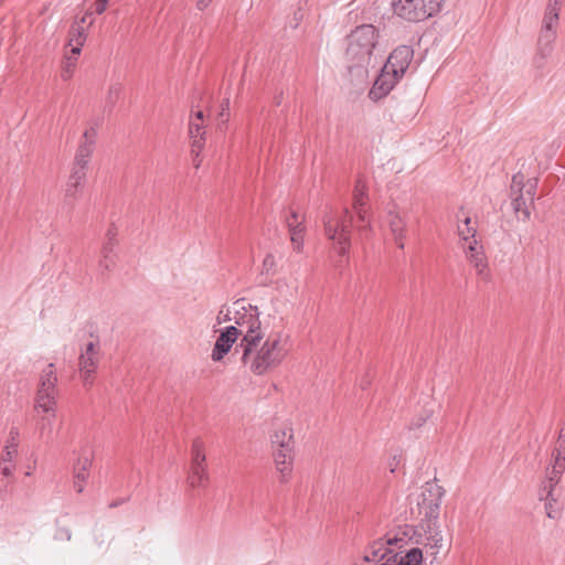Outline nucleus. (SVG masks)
Masks as SVG:
<instances>
[{
	"instance_id": "f257e3e1",
	"label": "nucleus",
	"mask_w": 565,
	"mask_h": 565,
	"mask_svg": "<svg viewBox=\"0 0 565 565\" xmlns=\"http://www.w3.org/2000/svg\"><path fill=\"white\" fill-rule=\"evenodd\" d=\"M254 335L246 339L244 344H236L235 353L241 354L242 364L255 375H264L277 367L286 358L287 349L282 344L281 333L269 335Z\"/></svg>"
},
{
	"instance_id": "bb28decb",
	"label": "nucleus",
	"mask_w": 565,
	"mask_h": 565,
	"mask_svg": "<svg viewBox=\"0 0 565 565\" xmlns=\"http://www.w3.org/2000/svg\"><path fill=\"white\" fill-rule=\"evenodd\" d=\"M423 552L419 547L408 550L405 555L397 554V565H422Z\"/></svg>"
},
{
	"instance_id": "a18cd8bd",
	"label": "nucleus",
	"mask_w": 565,
	"mask_h": 565,
	"mask_svg": "<svg viewBox=\"0 0 565 565\" xmlns=\"http://www.w3.org/2000/svg\"><path fill=\"white\" fill-rule=\"evenodd\" d=\"M562 0H548L545 12L558 13L561 11Z\"/></svg>"
},
{
	"instance_id": "39448f33",
	"label": "nucleus",
	"mask_w": 565,
	"mask_h": 565,
	"mask_svg": "<svg viewBox=\"0 0 565 565\" xmlns=\"http://www.w3.org/2000/svg\"><path fill=\"white\" fill-rule=\"evenodd\" d=\"M274 460L280 473V481L287 482L291 476L295 459V443L292 428L282 427L271 435Z\"/></svg>"
},
{
	"instance_id": "bf43d9fd",
	"label": "nucleus",
	"mask_w": 565,
	"mask_h": 565,
	"mask_svg": "<svg viewBox=\"0 0 565 565\" xmlns=\"http://www.w3.org/2000/svg\"><path fill=\"white\" fill-rule=\"evenodd\" d=\"M275 99H276V104H277V105H280L281 99H282V96H281V95H279V96L275 97Z\"/></svg>"
},
{
	"instance_id": "412c9836",
	"label": "nucleus",
	"mask_w": 565,
	"mask_h": 565,
	"mask_svg": "<svg viewBox=\"0 0 565 565\" xmlns=\"http://www.w3.org/2000/svg\"><path fill=\"white\" fill-rule=\"evenodd\" d=\"M56 409L54 407L53 411H40L38 429L40 437L44 439L46 443H50L53 439L54 433V422L56 418Z\"/></svg>"
},
{
	"instance_id": "a878e982",
	"label": "nucleus",
	"mask_w": 565,
	"mask_h": 565,
	"mask_svg": "<svg viewBox=\"0 0 565 565\" xmlns=\"http://www.w3.org/2000/svg\"><path fill=\"white\" fill-rule=\"evenodd\" d=\"M477 228L471 226L470 216H466L462 224H458V235L465 242L463 245H470L471 241L476 239Z\"/></svg>"
},
{
	"instance_id": "4c0bfd02",
	"label": "nucleus",
	"mask_w": 565,
	"mask_h": 565,
	"mask_svg": "<svg viewBox=\"0 0 565 565\" xmlns=\"http://www.w3.org/2000/svg\"><path fill=\"white\" fill-rule=\"evenodd\" d=\"M276 266V260L274 255L267 254L262 264V275H270L274 273V268Z\"/></svg>"
},
{
	"instance_id": "423d86ee",
	"label": "nucleus",
	"mask_w": 565,
	"mask_h": 565,
	"mask_svg": "<svg viewBox=\"0 0 565 565\" xmlns=\"http://www.w3.org/2000/svg\"><path fill=\"white\" fill-rule=\"evenodd\" d=\"M445 0H393V12L399 19L417 23L436 15Z\"/></svg>"
},
{
	"instance_id": "6e6552de",
	"label": "nucleus",
	"mask_w": 565,
	"mask_h": 565,
	"mask_svg": "<svg viewBox=\"0 0 565 565\" xmlns=\"http://www.w3.org/2000/svg\"><path fill=\"white\" fill-rule=\"evenodd\" d=\"M57 376L54 371V364L50 363L42 371L39 379V386L34 398V412L40 414V411H53L57 407Z\"/></svg>"
},
{
	"instance_id": "c756f323",
	"label": "nucleus",
	"mask_w": 565,
	"mask_h": 565,
	"mask_svg": "<svg viewBox=\"0 0 565 565\" xmlns=\"http://www.w3.org/2000/svg\"><path fill=\"white\" fill-rule=\"evenodd\" d=\"M415 534V529L412 525H404L399 529V531L394 536H388L386 539V545L397 544L398 542H407L412 540Z\"/></svg>"
},
{
	"instance_id": "7ed1b4c3",
	"label": "nucleus",
	"mask_w": 565,
	"mask_h": 565,
	"mask_svg": "<svg viewBox=\"0 0 565 565\" xmlns=\"http://www.w3.org/2000/svg\"><path fill=\"white\" fill-rule=\"evenodd\" d=\"M324 235L333 243V249L340 257L348 256L351 246V226L353 216L348 207L341 214L331 207L324 212L323 217Z\"/></svg>"
},
{
	"instance_id": "603ef678",
	"label": "nucleus",
	"mask_w": 565,
	"mask_h": 565,
	"mask_svg": "<svg viewBox=\"0 0 565 565\" xmlns=\"http://www.w3.org/2000/svg\"><path fill=\"white\" fill-rule=\"evenodd\" d=\"M116 235H117V231L114 226L108 228L107 234H106L107 239H109L111 237L113 241H116Z\"/></svg>"
},
{
	"instance_id": "6e6d98bb",
	"label": "nucleus",
	"mask_w": 565,
	"mask_h": 565,
	"mask_svg": "<svg viewBox=\"0 0 565 565\" xmlns=\"http://www.w3.org/2000/svg\"><path fill=\"white\" fill-rule=\"evenodd\" d=\"M92 17V13L90 12H86L82 18L81 20H76L75 22H79L81 25L84 26V24L87 22V19Z\"/></svg>"
},
{
	"instance_id": "a19ab883",
	"label": "nucleus",
	"mask_w": 565,
	"mask_h": 565,
	"mask_svg": "<svg viewBox=\"0 0 565 565\" xmlns=\"http://www.w3.org/2000/svg\"><path fill=\"white\" fill-rule=\"evenodd\" d=\"M18 437H19L18 428L12 427L10 429V437L7 440L6 446H10L11 449L18 450Z\"/></svg>"
},
{
	"instance_id": "de8ad7c7",
	"label": "nucleus",
	"mask_w": 565,
	"mask_h": 565,
	"mask_svg": "<svg viewBox=\"0 0 565 565\" xmlns=\"http://www.w3.org/2000/svg\"><path fill=\"white\" fill-rule=\"evenodd\" d=\"M397 553L390 551L388 555L380 563V565H397Z\"/></svg>"
},
{
	"instance_id": "6ab92c4d",
	"label": "nucleus",
	"mask_w": 565,
	"mask_h": 565,
	"mask_svg": "<svg viewBox=\"0 0 565 565\" xmlns=\"http://www.w3.org/2000/svg\"><path fill=\"white\" fill-rule=\"evenodd\" d=\"M286 225L290 233V241L296 252L300 253L303 248V233L306 226L303 221H298V213L291 211L290 215L286 218Z\"/></svg>"
},
{
	"instance_id": "aec40b11",
	"label": "nucleus",
	"mask_w": 565,
	"mask_h": 565,
	"mask_svg": "<svg viewBox=\"0 0 565 565\" xmlns=\"http://www.w3.org/2000/svg\"><path fill=\"white\" fill-rule=\"evenodd\" d=\"M387 223H388L390 230L392 232V235L394 236V239H395L397 246L401 249H403L404 248L403 239L405 238L407 222L398 212L390 211L387 214Z\"/></svg>"
},
{
	"instance_id": "c85d7f7f",
	"label": "nucleus",
	"mask_w": 565,
	"mask_h": 565,
	"mask_svg": "<svg viewBox=\"0 0 565 565\" xmlns=\"http://www.w3.org/2000/svg\"><path fill=\"white\" fill-rule=\"evenodd\" d=\"M116 245H117V241H113L111 237L109 239H106V242L103 245V249H102L103 259L100 260L99 266L105 270H108L110 268V266L114 264L111 254H113Z\"/></svg>"
},
{
	"instance_id": "8fccbe9b",
	"label": "nucleus",
	"mask_w": 565,
	"mask_h": 565,
	"mask_svg": "<svg viewBox=\"0 0 565 565\" xmlns=\"http://www.w3.org/2000/svg\"><path fill=\"white\" fill-rule=\"evenodd\" d=\"M431 540L434 542L431 544V548H436L438 551L440 548V546H441L443 536L437 533L434 536H431Z\"/></svg>"
},
{
	"instance_id": "cd10ccee",
	"label": "nucleus",
	"mask_w": 565,
	"mask_h": 565,
	"mask_svg": "<svg viewBox=\"0 0 565 565\" xmlns=\"http://www.w3.org/2000/svg\"><path fill=\"white\" fill-rule=\"evenodd\" d=\"M85 183L83 182H75V180H72L71 177H68V180L65 184V200L67 203H73L76 201L84 189Z\"/></svg>"
},
{
	"instance_id": "3c124183",
	"label": "nucleus",
	"mask_w": 565,
	"mask_h": 565,
	"mask_svg": "<svg viewBox=\"0 0 565 565\" xmlns=\"http://www.w3.org/2000/svg\"><path fill=\"white\" fill-rule=\"evenodd\" d=\"M428 417H429V414H427L424 417H420L416 423H414L409 426V429H413L414 427H416V428L420 427L427 420Z\"/></svg>"
},
{
	"instance_id": "c9c22d12",
	"label": "nucleus",
	"mask_w": 565,
	"mask_h": 565,
	"mask_svg": "<svg viewBox=\"0 0 565 565\" xmlns=\"http://www.w3.org/2000/svg\"><path fill=\"white\" fill-rule=\"evenodd\" d=\"M87 169L88 167L77 166L73 163L70 177L72 178V180H75V182L86 183Z\"/></svg>"
},
{
	"instance_id": "473e14b6",
	"label": "nucleus",
	"mask_w": 565,
	"mask_h": 565,
	"mask_svg": "<svg viewBox=\"0 0 565 565\" xmlns=\"http://www.w3.org/2000/svg\"><path fill=\"white\" fill-rule=\"evenodd\" d=\"M559 15L558 13L545 12L541 31L556 32Z\"/></svg>"
},
{
	"instance_id": "f704fd0d",
	"label": "nucleus",
	"mask_w": 565,
	"mask_h": 565,
	"mask_svg": "<svg viewBox=\"0 0 565 565\" xmlns=\"http://www.w3.org/2000/svg\"><path fill=\"white\" fill-rule=\"evenodd\" d=\"M76 65V56H65L64 66L62 68L61 77L64 81H68L73 74L74 67Z\"/></svg>"
},
{
	"instance_id": "0eeeda50",
	"label": "nucleus",
	"mask_w": 565,
	"mask_h": 565,
	"mask_svg": "<svg viewBox=\"0 0 565 565\" xmlns=\"http://www.w3.org/2000/svg\"><path fill=\"white\" fill-rule=\"evenodd\" d=\"M259 315L256 306L245 305L244 300L234 302V317L231 318L227 312L225 320H233L234 327L242 330L241 340L237 344H244L246 339L249 340L254 335H263Z\"/></svg>"
},
{
	"instance_id": "9b49d317",
	"label": "nucleus",
	"mask_w": 565,
	"mask_h": 565,
	"mask_svg": "<svg viewBox=\"0 0 565 565\" xmlns=\"http://www.w3.org/2000/svg\"><path fill=\"white\" fill-rule=\"evenodd\" d=\"M242 330L234 326H227L220 331V334L214 343L211 359L214 362H220L231 351L234 343L241 337Z\"/></svg>"
},
{
	"instance_id": "2f4dec72",
	"label": "nucleus",
	"mask_w": 565,
	"mask_h": 565,
	"mask_svg": "<svg viewBox=\"0 0 565 565\" xmlns=\"http://www.w3.org/2000/svg\"><path fill=\"white\" fill-rule=\"evenodd\" d=\"M122 86L119 83L111 84L108 88L106 96V107L113 108L116 102L120 98Z\"/></svg>"
},
{
	"instance_id": "e433bc0d",
	"label": "nucleus",
	"mask_w": 565,
	"mask_h": 565,
	"mask_svg": "<svg viewBox=\"0 0 565 565\" xmlns=\"http://www.w3.org/2000/svg\"><path fill=\"white\" fill-rule=\"evenodd\" d=\"M189 132L191 135V138L194 139V141H193L194 146H196L200 140H202L203 135H204L203 127L199 122H195L192 120L189 124Z\"/></svg>"
},
{
	"instance_id": "37998d69",
	"label": "nucleus",
	"mask_w": 565,
	"mask_h": 565,
	"mask_svg": "<svg viewBox=\"0 0 565 565\" xmlns=\"http://www.w3.org/2000/svg\"><path fill=\"white\" fill-rule=\"evenodd\" d=\"M222 124H225L228 120L230 116V99L226 98L221 105V111L218 114Z\"/></svg>"
},
{
	"instance_id": "ddd939ff",
	"label": "nucleus",
	"mask_w": 565,
	"mask_h": 565,
	"mask_svg": "<svg viewBox=\"0 0 565 565\" xmlns=\"http://www.w3.org/2000/svg\"><path fill=\"white\" fill-rule=\"evenodd\" d=\"M402 76V74H395V72L386 70V65L384 64L381 74L377 76L370 89V98L377 100L385 97Z\"/></svg>"
},
{
	"instance_id": "72a5a7b5",
	"label": "nucleus",
	"mask_w": 565,
	"mask_h": 565,
	"mask_svg": "<svg viewBox=\"0 0 565 565\" xmlns=\"http://www.w3.org/2000/svg\"><path fill=\"white\" fill-rule=\"evenodd\" d=\"M554 472L565 471V450L554 449L552 452Z\"/></svg>"
},
{
	"instance_id": "052dcab7",
	"label": "nucleus",
	"mask_w": 565,
	"mask_h": 565,
	"mask_svg": "<svg viewBox=\"0 0 565 565\" xmlns=\"http://www.w3.org/2000/svg\"><path fill=\"white\" fill-rule=\"evenodd\" d=\"M223 313V309L220 310V313H218V317H217V322L221 323L222 320H221V315Z\"/></svg>"
},
{
	"instance_id": "7c9ffc66",
	"label": "nucleus",
	"mask_w": 565,
	"mask_h": 565,
	"mask_svg": "<svg viewBox=\"0 0 565 565\" xmlns=\"http://www.w3.org/2000/svg\"><path fill=\"white\" fill-rule=\"evenodd\" d=\"M562 475L563 472H554L553 467L551 470H547L546 480L542 486V490L546 492V499L552 498V493L554 492L556 484L559 482Z\"/></svg>"
},
{
	"instance_id": "680f3d73",
	"label": "nucleus",
	"mask_w": 565,
	"mask_h": 565,
	"mask_svg": "<svg viewBox=\"0 0 565 565\" xmlns=\"http://www.w3.org/2000/svg\"><path fill=\"white\" fill-rule=\"evenodd\" d=\"M118 504H119V502H111V503L109 504V507H110V508H115V507H117Z\"/></svg>"
},
{
	"instance_id": "58836bf2",
	"label": "nucleus",
	"mask_w": 565,
	"mask_h": 565,
	"mask_svg": "<svg viewBox=\"0 0 565 565\" xmlns=\"http://www.w3.org/2000/svg\"><path fill=\"white\" fill-rule=\"evenodd\" d=\"M540 499L545 501V510H546L547 516L550 519H554L555 514H554V510H553V503L556 502V499L554 498V495L552 494V498L546 499V492H544L541 489V491H540Z\"/></svg>"
},
{
	"instance_id": "49530a36",
	"label": "nucleus",
	"mask_w": 565,
	"mask_h": 565,
	"mask_svg": "<svg viewBox=\"0 0 565 565\" xmlns=\"http://www.w3.org/2000/svg\"><path fill=\"white\" fill-rule=\"evenodd\" d=\"M14 469H15L14 463H0V471H1V475L4 477L12 476Z\"/></svg>"
},
{
	"instance_id": "393cba45",
	"label": "nucleus",
	"mask_w": 565,
	"mask_h": 565,
	"mask_svg": "<svg viewBox=\"0 0 565 565\" xmlns=\"http://www.w3.org/2000/svg\"><path fill=\"white\" fill-rule=\"evenodd\" d=\"M390 550L381 541H375L365 550L363 559L366 563L382 562Z\"/></svg>"
},
{
	"instance_id": "09e8293b",
	"label": "nucleus",
	"mask_w": 565,
	"mask_h": 565,
	"mask_svg": "<svg viewBox=\"0 0 565 565\" xmlns=\"http://www.w3.org/2000/svg\"><path fill=\"white\" fill-rule=\"evenodd\" d=\"M108 1L109 0H97L95 2V12L97 14H103L107 9Z\"/></svg>"
},
{
	"instance_id": "dca6fc26",
	"label": "nucleus",
	"mask_w": 565,
	"mask_h": 565,
	"mask_svg": "<svg viewBox=\"0 0 565 565\" xmlns=\"http://www.w3.org/2000/svg\"><path fill=\"white\" fill-rule=\"evenodd\" d=\"M365 199H366V185L362 180H358L355 183L354 192H353V210L355 211L359 220L363 223L358 226V231L361 235H364L369 230H371L370 223H365L366 218V209H365Z\"/></svg>"
},
{
	"instance_id": "e2e57ef3",
	"label": "nucleus",
	"mask_w": 565,
	"mask_h": 565,
	"mask_svg": "<svg viewBox=\"0 0 565 565\" xmlns=\"http://www.w3.org/2000/svg\"><path fill=\"white\" fill-rule=\"evenodd\" d=\"M194 164H195L196 168H199L200 167V161L199 160H194Z\"/></svg>"
},
{
	"instance_id": "4be33fe9",
	"label": "nucleus",
	"mask_w": 565,
	"mask_h": 565,
	"mask_svg": "<svg viewBox=\"0 0 565 565\" xmlns=\"http://www.w3.org/2000/svg\"><path fill=\"white\" fill-rule=\"evenodd\" d=\"M98 365V356H88V354H79L78 369L81 377L85 386H92L94 374Z\"/></svg>"
},
{
	"instance_id": "20e7f679",
	"label": "nucleus",
	"mask_w": 565,
	"mask_h": 565,
	"mask_svg": "<svg viewBox=\"0 0 565 565\" xmlns=\"http://www.w3.org/2000/svg\"><path fill=\"white\" fill-rule=\"evenodd\" d=\"M537 186V178L525 179L522 172L513 174L510 186V198L512 201V210L519 220L524 222L530 220Z\"/></svg>"
},
{
	"instance_id": "1a4fd4ad",
	"label": "nucleus",
	"mask_w": 565,
	"mask_h": 565,
	"mask_svg": "<svg viewBox=\"0 0 565 565\" xmlns=\"http://www.w3.org/2000/svg\"><path fill=\"white\" fill-rule=\"evenodd\" d=\"M188 482L192 488H205L209 483V472L203 443L195 439L191 449V466L188 475Z\"/></svg>"
},
{
	"instance_id": "2eb2a0df",
	"label": "nucleus",
	"mask_w": 565,
	"mask_h": 565,
	"mask_svg": "<svg viewBox=\"0 0 565 565\" xmlns=\"http://www.w3.org/2000/svg\"><path fill=\"white\" fill-rule=\"evenodd\" d=\"M414 56V51L409 45L397 46L387 57L385 63L386 70L395 72V74L404 75Z\"/></svg>"
},
{
	"instance_id": "9d476101",
	"label": "nucleus",
	"mask_w": 565,
	"mask_h": 565,
	"mask_svg": "<svg viewBox=\"0 0 565 565\" xmlns=\"http://www.w3.org/2000/svg\"><path fill=\"white\" fill-rule=\"evenodd\" d=\"M423 500L418 502L419 512L428 521H436L439 518L440 504L445 495V490L435 481H428L424 486Z\"/></svg>"
},
{
	"instance_id": "a211bd4d",
	"label": "nucleus",
	"mask_w": 565,
	"mask_h": 565,
	"mask_svg": "<svg viewBox=\"0 0 565 565\" xmlns=\"http://www.w3.org/2000/svg\"><path fill=\"white\" fill-rule=\"evenodd\" d=\"M97 131L95 128L86 130L83 135V141H81L74 158V164L88 167L90 157L95 148V139Z\"/></svg>"
},
{
	"instance_id": "5fc2aeb1",
	"label": "nucleus",
	"mask_w": 565,
	"mask_h": 565,
	"mask_svg": "<svg viewBox=\"0 0 565 565\" xmlns=\"http://www.w3.org/2000/svg\"><path fill=\"white\" fill-rule=\"evenodd\" d=\"M211 0H198L196 2V7L199 10H204L209 3H210Z\"/></svg>"
},
{
	"instance_id": "4d7b16f0",
	"label": "nucleus",
	"mask_w": 565,
	"mask_h": 565,
	"mask_svg": "<svg viewBox=\"0 0 565 565\" xmlns=\"http://www.w3.org/2000/svg\"><path fill=\"white\" fill-rule=\"evenodd\" d=\"M370 384H371V381H370V380H367V379H362V380H361V383H360V386H361V388L364 391V390H366V388L370 386Z\"/></svg>"
},
{
	"instance_id": "b1692460",
	"label": "nucleus",
	"mask_w": 565,
	"mask_h": 565,
	"mask_svg": "<svg viewBox=\"0 0 565 565\" xmlns=\"http://www.w3.org/2000/svg\"><path fill=\"white\" fill-rule=\"evenodd\" d=\"M92 461L89 458L79 459L74 468V488L78 493L84 491V484L88 477V468L90 467Z\"/></svg>"
},
{
	"instance_id": "f03ea898",
	"label": "nucleus",
	"mask_w": 565,
	"mask_h": 565,
	"mask_svg": "<svg viewBox=\"0 0 565 565\" xmlns=\"http://www.w3.org/2000/svg\"><path fill=\"white\" fill-rule=\"evenodd\" d=\"M377 40L379 32L373 24H362L351 31L348 35L345 50V58L350 71L370 65Z\"/></svg>"
},
{
	"instance_id": "f8f14e48",
	"label": "nucleus",
	"mask_w": 565,
	"mask_h": 565,
	"mask_svg": "<svg viewBox=\"0 0 565 565\" xmlns=\"http://www.w3.org/2000/svg\"><path fill=\"white\" fill-rule=\"evenodd\" d=\"M466 257L473 266L477 275L484 281H490V271L488 268L487 257L483 252V246L478 244V241H471L470 245H463Z\"/></svg>"
},
{
	"instance_id": "864d4df0",
	"label": "nucleus",
	"mask_w": 565,
	"mask_h": 565,
	"mask_svg": "<svg viewBox=\"0 0 565 565\" xmlns=\"http://www.w3.org/2000/svg\"><path fill=\"white\" fill-rule=\"evenodd\" d=\"M559 450H565V433L562 430L558 436Z\"/></svg>"
},
{
	"instance_id": "4468645a",
	"label": "nucleus",
	"mask_w": 565,
	"mask_h": 565,
	"mask_svg": "<svg viewBox=\"0 0 565 565\" xmlns=\"http://www.w3.org/2000/svg\"><path fill=\"white\" fill-rule=\"evenodd\" d=\"M402 76V74H395V72L386 70V65L384 64L381 74L377 76L370 89V98L377 100L385 97Z\"/></svg>"
},
{
	"instance_id": "c03bdc74",
	"label": "nucleus",
	"mask_w": 565,
	"mask_h": 565,
	"mask_svg": "<svg viewBox=\"0 0 565 565\" xmlns=\"http://www.w3.org/2000/svg\"><path fill=\"white\" fill-rule=\"evenodd\" d=\"M81 354H88V356H98L99 355V345L95 342H88L84 351Z\"/></svg>"
},
{
	"instance_id": "f3484780",
	"label": "nucleus",
	"mask_w": 565,
	"mask_h": 565,
	"mask_svg": "<svg viewBox=\"0 0 565 565\" xmlns=\"http://www.w3.org/2000/svg\"><path fill=\"white\" fill-rule=\"evenodd\" d=\"M557 32L540 31L536 52L534 55V64L541 68L545 65L546 60L551 56Z\"/></svg>"
},
{
	"instance_id": "79ce46f5",
	"label": "nucleus",
	"mask_w": 565,
	"mask_h": 565,
	"mask_svg": "<svg viewBox=\"0 0 565 565\" xmlns=\"http://www.w3.org/2000/svg\"><path fill=\"white\" fill-rule=\"evenodd\" d=\"M54 539L55 540H61V541L62 540L70 541L72 539V532H71V530L68 527L60 526L56 530Z\"/></svg>"
},
{
	"instance_id": "13d9d810",
	"label": "nucleus",
	"mask_w": 565,
	"mask_h": 565,
	"mask_svg": "<svg viewBox=\"0 0 565 565\" xmlns=\"http://www.w3.org/2000/svg\"><path fill=\"white\" fill-rule=\"evenodd\" d=\"M195 117H196V119H199V120H203V111H202V110L196 111V113H195Z\"/></svg>"
},
{
	"instance_id": "5701e85b",
	"label": "nucleus",
	"mask_w": 565,
	"mask_h": 565,
	"mask_svg": "<svg viewBox=\"0 0 565 565\" xmlns=\"http://www.w3.org/2000/svg\"><path fill=\"white\" fill-rule=\"evenodd\" d=\"M86 30L79 22H74L68 32V46H71L72 55H79L82 46L86 41Z\"/></svg>"
},
{
	"instance_id": "ea45409f",
	"label": "nucleus",
	"mask_w": 565,
	"mask_h": 565,
	"mask_svg": "<svg viewBox=\"0 0 565 565\" xmlns=\"http://www.w3.org/2000/svg\"><path fill=\"white\" fill-rule=\"evenodd\" d=\"M18 450L11 449L10 446H4L1 455V463H13V459L17 456Z\"/></svg>"
}]
</instances>
